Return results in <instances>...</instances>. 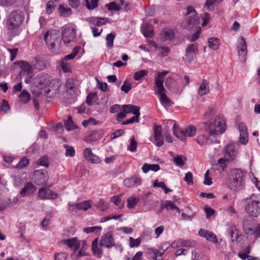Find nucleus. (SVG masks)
Here are the masks:
<instances>
[{"instance_id":"52","label":"nucleus","mask_w":260,"mask_h":260,"mask_svg":"<svg viewBox=\"0 0 260 260\" xmlns=\"http://www.w3.org/2000/svg\"><path fill=\"white\" fill-rule=\"evenodd\" d=\"M141 242V239L140 238L135 239L132 237H129V245L132 248L138 247L140 245Z\"/></svg>"},{"instance_id":"63","label":"nucleus","mask_w":260,"mask_h":260,"mask_svg":"<svg viewBox=\"0 0 260 260\" xmlns=\"http://www.w3.org/2000/svg\"><path fill=\"white\" fill-rule=\"evenodd\" d=\"M209 170L206 171L204 175V184L207 185H211L212 184L211 178L209 177Z\"/></svg>"},{"instance_id":"35","label":"nucleus","mask_w":260,"mask_h":260,"mask_svg":"<svg viewBox=\"0 0 260 260\" xmlns=\"http://www.w3.org/2000/svg\"><path fill=\"white\" fill-rule=\"evenodd\" d=\"M142 169L143 173H147L150 170L157 172L160 170V167L158 164H148L145 163L143 165Z\"/></svg>"},{"instance_id":"34","label":"nucleus","mask_w":260,"mask_h":260,"mask_svg":"<svg viewBox=\"0 0 260 260\" xmlns=\"http://www.w3.org/2000/svg\"><path fill=\"white\" fill-rule=\"evenodd\" d=\"M101 138V136L96 130L91 131L84 139V141L88 143L95 141Z\"/></svg>"},{"instance_id":"43","label":"nucleus","mask_w":260,"mask_h":260,"mask_svg":"<svg viewBox=\"0 0 260 260\" xmlns=\"http://www.w3.org/2000/svg\"><path fill=\"white\" fill-rule=\"evenodd\" d=\"M64 127L68 131L74 130L77 127L76 125L74 124L71 116L68 117V119L64 123Z\"/></svg>"},{"instance_id":"44","label":"nucleus","mask_w":260,"mask_h":260,"mask_svg":"<svg viewBox=\"0 0 260 260\" xmlns=\"http://www.w3.org/2000/svg\"><path fill=\"white\" fill-rule=\"evenodd\" d=\"M127 207L129 209L133 208L139 202V199L137 197L131 196L127 200Z\"/></svg>"},{"instance_id":"8","label":"nucleus","mask_w":260,"mask_h":260,"mask_svg":"<svg viewBox=\"0 0 260 260\" xmlns=\"http://www.w3.org/2000/svg\"><path fill=\"white\" fill-rule=\"evenodd\" d=\"M44 40L50 49H54L56 44L60 42L59 31L56 30L47 31Z\"/></svg>"},{"instance_id":"10","label":"nucleus","mask_w":260,"mask_h":260,"mask_svg":"<svg viewBox=\"0 0 260 260\" xmlns=\"http://www.w3.org/2000/svg\"><path fill=\"white\" fill-rule=\"evenodd\" d=\"M170 245L169 242L162 243L158 249L151 248L149 249L148 253L151 254L154 260H162V256L165 252L169 248Z\"/></svg>"},{"instance_id":"62","label":"nucleus","mask_w":260,"mask_h":260,"mask_svg":"<svg viewBox=\"0 0 260 260\" xmlns=\"http://www.w3.org/2000/svg\"><path fill=\"white\" fill-rule=\"evenodd\" d=\"M137 142L135 140L134 138H133L131 140L130 144L128 146V149L132 152L135 151L137 149Z\"/></svg>"},{"instance_id":"13","label":"nucleus","mask_w":260,"mask_h":260,"mask_svg":"<svg viewBox=\"0 0 260 260\" xmlns=\"http://www.w3.org/2000/svg\"><path fill=\"white\" fill-rule=\"evenodd\" d=\"M186 15H189L187 22L190 27H193L199 23V19L197 16L196 11L191 6L187 8V12Z\"/></svg>"},{"instance_id":"30","label":"nucleus","mask_w":260,"mask_h":260,"mask_svg":"<svg viewBox=\"0 0 260 260\" xmlns=\"http://www.w3.org/2000/svg\"><path fill=\"white\" fill-rule=\"evenodd\" d=\"M140 107L133 105H125L122 106V110L127 113H132L137 116H140Z\"/></svg>"},{"instance_id":"39","label":"nucleus","mask_w":260,"mask_h":260,"mask_svg":"<svg viewBox=\"0 0 260 260\" xmlns=\"http://www.w3.org/2000/svg\"><path fill=\"white\" fill-rule=\"evenodd\" d=\"M222 0H206L204 7H206L209 11H213L214 9L215 5L220 3Z\"/></svg>"},{"instance_id":"58","label":"nucleus","mask_w":260,"mask_h":260,"mask_svg":"<svg viewBox=\"0 0 260 260\" xmlns=\"http://www.w3.org/2000/svg\"><path fill=\"white\" fill-rule=\"evenodd\" d=\"M68 254L65 252L56 253L54 255L55 260H67Z\"/></svg>"},{"instance_id":"53","label":"nucleus","mask_w":260,"mask_h":260,"mask_svg":"<svg viewBox=\"0 0 260 260\" xmlns=\"http://www.w3.org/2000/svg\"><path fill=\"white\" fill-rule=\"evenodd\" d=\"M115 38V35L113 33H110L107 35L106 39L108 47H112L113 46V41Z\"/></svg>"},{"instance_id":"54","label":"nucleus","mask_w":260,"mask_h":260,"mask_svg":"<svg viewBox=\"0 0 260 260\" xmlns=\"http://www.w3.org/2000/svg\"><path fill=\"white\" fill-rule=\"evenodd\" d=\"M74 80L72 78H69L67 80L66 83V88L67 91L73 89L75 86Z\"/></svg>"},{"instance_id":"45","label":"nucleus","mask_w":260,"mask_h":260,"mask_svg":"<svg viewBox=\"0 0 260 260\" xmlns=\"http://www.w3.org/2000/svg\"><path fill=\"white\" fill-rule=\"evenodd\" d=\"M148 73V71L146 70H141L136 72L134 74V78L136 81H139L143 77L146 76Z\"/></svg>"},{"instance_id":"14","label":"nucleus","mask_w":260,"mask_h":260,"mask_svg":"<svg viewBox=\"0 0 260 260\" xmlns=\"http://www.w3.org/2000/svg\"><path fill=\"white\" fill-rule=\"evenodd\" d=\"M47 172L41 170H36L35 171L32 180L37 185H44L47 181Z\"/></svg>"},{"instance_id":"42","label":"nucleus","mask_w":260,"mask_h":260,"mask_svg":"<svg viewBox=\"0 0 260 260\" xmlns=\"http://www.w3.org/2000/svg\"><path fill=\"white\" fill-rule=\"evenodd\" d=\"M30 95L26 90H23L19 96V100L21 102L26 104L30 101Z\"/></svg>"},{"instance_id":"47","label":"nucleus","mask_w":260,"mask_h":260,"mask_svg":"<svg viewBox=\"0 0 260 260\" xmlns=\"http://www.w3.org/2000/svg\"><path fill=\"white\" fill-rule=\"evenodd\" d=\"M91 207V205L88 201H84L81 203L76 205V207L78 210H87Z\"/></svg>"},{"instance_id":"36","label":"nucleus","mask_w":260,"mask_h":260,"mask_svg":"<svg viewBox=\"0 0 260 260\" xmlns=\"http://www.w3.org/2000/svg\"><path fill=\"white\" fill-rule=\"evenodd\" d=\"M229 234L230 235L232 242L236 241L238 238V231L236 226H231L228 229Z\"/></svg>"},{"instance_id":"56","label":"nucleus","mask_w":260,"mask_h":260,"mask_svg":"<svg viewBox=\"0 0 260 260\" xmlns=\"http://www.w3.org/2000/svg\"><path fill=\"white\" fill-rule=\"evenodd\" d=\"M239 140L241 143L245 145L248 141V133L240 134Z\"/></svg>"},{"instance_id":"11","label":"nucleus","mask_w":260,"mask_h":260,"mask_svg":"<svg viewBox=\"0 0 260 260\" xmlns=\"http://www.w3.org/2000/svg\"><path fill=\"white\" fill-rule=\"evenodd\" d=\"M76 32L75 28L66 26L62 30V39L66 44H70L75 41Z\"/></svg>"},{"instance_id":"64","label":"nucleus","mask_w":260,"mask_h":260,"mask_svg":"<svg viewBox=\"0 0 260 260\" xmlns=\"http://www.w3.org/2000/svg\"><path fill=\"white\" fill-rule=\"evenodd\" d=\"M159 49H160V54L163 57L167 56L170 52V49L166 46H160L159 47Z\"/></svg>"},{"instance_id":"55","label":"nucleus","mask_w":260,"mask_h":260,"mask_svg":"<svg viewBox=\"0 0 260 260\" xmlns=\"http://www.w3.org/2000/svg\"><path fill=\"white\" fill-rule=\"evenodd\" d=\"M39 165L48 167L49 166L48 157L47 156L41 157L38 161Z\"/></svg>"},{"instance_id":"16","label":"nucleus","mask_w":260,"mask_h":260,"mask_svg":"<svg viewBox=\"0 0 260 260\" xmlns=\"http://www.w3.org/2000/svg\"><path fill=\"white\" fill-rule=\"evenodd\" d=\"M50 81V77L47 74L41 73L36 77L35 84L39 87L45 88L47 86Z\"/></svg>"},{"instance_id":"20","label":"nucleus","mask_w":260,"mask_h":260,"mask_svg":"<svg viewBox=\"0 0 260 260\" xmlns=\"http://www.w3.org/2000/svg\"><path fill=\"white\" fill-rule=\"evenodd\" d=\"M142 183V179L138 176L126 178L124 181V185L127 188L137 187Z\"/></svg>"},{"instance_id":"6","label":"nucleus","mask_w":260,"mask_h":260,"mask_svg":"<svg viewBox=\"0 0 260 260\" xmlns=\"http://www.w3.org/2000/svg\"><path fill=\"white\" fill-rule=\"evenodd\" d=\"M244 173L240 169H234L232 171L230 178L231 187L240 188L243 184Z\"/></svg>"},{"instance_id":"26","label":"nucleus","mask_w":260,"mask_h":260,"mask_svg":"<svg viewBox=\"0 0 260 260\" xmlns=\"http://www.w3.org/2000/svg\"><path fill=\"white\" fill-rule=\"evenodd\" d=\"M100 244L98 245V238L94 239L91 243V250L93 255L98 258H101L102 255L103 247Z\"/></svg>"},{"instance_id":"61","label":"nucleus","mask_w":260,"mask_h":260,"mask_svg":"<svg viewBox=\"0 0 260 260\" xmlns=\"http://www.w3.org/2000/svg\"><path fill=\"white\" fill-rule=\"evenodd\" d=\"M154 140L157 147H160L164 144V138L163 135L154 137Z\"/></svg>"},{"instance_id":"32","label":"nucleus","mask_w":260,"mask_h":260,"mask_svg":"<svg viewBox=\"0 0 260 260\" xmlns=\"http://www.w3.org/2000/svg\"><path fill=\"white\" fill-rule=\"evenodd\" d=\"M47 61L46 60L38 57H35L32 61V65L34 66L35 68L39 70H42L47 68Z\"/></svg>"},{"instance_id":"23","label":"nucleus","mask_w":260,"mask_h":260,"mask_svg":"<svg viewBox=\"0 0 260 260\" xmlns=\"http://www.w3.org/2000/svg\"><path fill=\"white\" fill-rule=\"evenodd\" d=\"M109 20L108 18L100 17H90L86 19V21L89 23L96 26L105 24Z\"/></svg>"},{"instance_id":"60","label":"nucleus","mask_w":260,"mask_h":260,"mask_svg":"<svg viewBox=\"0 0 260 260\" xmlns=\"http://www.w3.org/2000/svg\"><path fill=\"white\" fill-rule=\"evenodd\" d=\"M204 211L206 214V218H209L211 216L213 215L215 213V210L208 206L204 207Z\"/></svg>"},{"instance_id":"31","label":"nucleus","mask_w":260,"mask_h":260,"mask_svg":"<svg viewBox=\"0 0 260 260\" xmlns=\"http://www.w3.org/2000/svg\"><path fill=\"white\" fill-rule=\"evenodd\" d=\"M241 47L238 51V56L242 61H245L247 55V47L246 42L243 37L241 38V41L240 43Z\"/></svg>"},{"instance_id":"49","label":"nucleus","mask_w":260,"mask_h":260,"mask_svg":"<svg viewBox=\"0 0 260 260\" xmlns=\"http://www.w3.org/2000/svg\"><path fill=\"white\" fill-rule=\"evenodd\" d=\"M165 85L168 88L172 90L176 85V83L172 78L168 77L165 81Z\"/></svg>"},{"instance_id":"38","label":"nucleus","mask_w":260,"mask_h":260,"mask_svg":"<svg viewBox=\"0 0 260 260\" xmlns=\"http://www.w3.org/2000/svg\"><path fill=\"white\" fill-rule=\"evenodd\" d=\"M29 159L26 157H23L16 166V168L19 170L23 169L28 166Z\"/></svg>"},{"instance_id":"22","label":"nucleus","mask_w":260,"mask_h":260,"mask_svg":"<svg viewBox=\"0 0 260 260\" xmlns=\"http://www.w3.org/2000/svg\"><path fill=\"white\" fill-rule=\"evenodd\" d=\"M84 156L86 160L93 164H99L101 161L100 157L92 153L90 148L84 149Z\"/></svg>"},{"instance_id":"21","label":"nucleus","mask_w":260,"mask_h":260,"mask_svg":"<svg viewBox=\"0 0 260 260\" xmlns=\"http://www.w3.org/2000/svg\"><path fill=\"white\" fill-rule=\"evenodd\" d=\"M237 156V151L234 144L226 146L224 150V157L228 160H234Z\"/></svg>"},{"instance_id":"9","label":"nucleus","mask_w":260,"mask_h":260,"mask_svg":"<svg viewBox=\"0 0 260 260\" xmlns=\"http://www.w3.org/2000/svg\"><path fill=\"white\" fill-rule=\"evenodd\" d=\"M68 4L73 9L78 8L81 4L85 6L89 10L95 9L98 5V0H91V4L88 0H68Z\"/></svg>"},{"instance_id":"1","label":"nucleus","mask_w":260,"mask_h":260,"mask_svg":"<svg viewBox=\"0 0 260 260\" xmlns=\"http://www.w3.org/2000/svg\"><path fill=\"white\" fill-rule=\"evenodd\" d=\"M205 130L209 133L207 145L219 143L216 136L224 133L226 123L222 116H217L213 122L205 123Z\"/></svg>"},{"instance_id":"2","label":"nucleus","mask_w":260,"mask_h":260,"mask_svg":"<svg viewBox=\"0 0 260 260\" xmlns=\"http://www.w3.org/2000/svg\"><path fill=\"white\" fill-rule=\"evenodd\" d=\"M245 205V211L252 217H257L260 214V197L252 194L242 201Z\"/></svg>"},{"instance_id":"46","label":"nucleus","mask_w":260,"mask_h":260,"mask_svg":"<svg viewBox=\"0 0 260 260\" xmlns=\"http://www.w3.org/2000/svg\"><path fill=\"white\" fill-rule=\"evenodd\" d=\"M63 147L66 149L65 155L66 156L73 157L75 155V150L73 147L64 144Z\"/></svg>"},{"instance_id":"18","label":"nucleus","mask_w":260,"mask_h":260,"mask_svg":"<svg viewBox=\"0 0 260 260\" xmlns=\"http://www.w3.org/2000/svg\"><path fill=\"white\" fill-rule=\"evenodd\" d=\"M198 51V45L197 44H189L186 49L185 57L186 60L190 62L196 57Z\"/></svg>"},{"instance_id":"24","label":"nucleus","mask_w":260,"mask_h":260,"mask_svg":"<svg viewBox=\"0 0 260 260\" xmlns=\"http://www.w3.org/2000/svg\"><path fill=\"white\" fill-rule=\"evenodd\" d=\"M36 189V187L31 182H26L20 191V196L22 197L29 196L34 193Z\"/></svg>"},{"instance_id":"4","label":"nucleus","mask_w":260,"mask_h":260,"mask_svg":"<svg viewBox=\"0 0 260 260\" xmlns=\"http://www.w3.org/2000/svg\"><path fill=\"white\" fill-rule=\"evenodd\" d=\"M243 228L246 235H254L255 238L260 237V223L256 224V220L252 217L246 215L243 217Z\"/></svg>"},{"instance_id":"48","label":"nucleus","mask_w":260,"mask_h":260,"mask_svg":"<svg viewBox=\"0 0 260 260\" xmlns=\"http://www.w3.org/2000/svg\"><path fill=\"white\" fill-rule=\"evenodd\" d=\"M59 12L62 15L68 17L72 14V10L70 8H64L61 5L59 6L58 8Z\"/></svg>"},{"instance_id":"28","label":"nucleus","mask_w":260,"mask_h":260,"mask_svg":"<svg viewBox=\"0 0 260 260\" xmlns=\"http://www.w3.org/2000/svg\"><path fill=\"white\" fill-rule=\"evenodd\" d=\"M175 37L174 31L172 29H164L160 34V39L162 42L172 41Z\"/></svg>"},{"instance_id":"12","label":"nucleus","mask_w":260,"mask_h":260,"mask_svg":"<svg viewBox=\"0 0 260 260\" xmlns=\"http://www.w3.org/2000/svg\"><path fill=\"white\" fill-rule=\"evenodd\" d=\"M60 83L55 80L49 82L47 86L45 87L44 91L49 98H53L59 93Z\"/></svg>"},{"instance_id":"59","label":"nucleus","mask_w":260,"mask_h":260,"mask_svg":"<svg viewBox=\"0 0 260 260\" xmlns=\"http://www.w3.org/2000/svg\"><path fill=\"white\" fill-rule=\"evenodd\" d=\"M192 174L190 172H188L186 173L184 180L188 185H192L193 184V178Z\"/></svg>"},{"instance_id":"27","label":"nucleus","mask_w":260,"mask_h":260,"mask_svg":"<svg viewBox=\"0 0 260 260\" xmlns=\"http://www.w3.org/2000/svg\"><path fill=\"white\" fill-rule=\"evenodd\" d=\"M62 242L71 249H73L74 251H77L81 245L80 242L76 237L64 240Z\"/></svg>"},{"instance_id":"17","label":"nucleus","mask_w":260,"mask_h":260,"mask_svg":"<svg viewBox=\"0 0 260 260\" xmlns=\"http://www.w3.org/2000/svg\"><path fill=\"white\" fill-rule=\"evenodd\" d=\"M38 197L41 200L54 199L57 194L49 188H41L38 192Z\"/></svg>"},{"instance_id":"41","label":"nucleus","mask_w":260,"mask_h":260,"mask_svg":"<svg viewBox=\"0 0 260 260\" xmlns=\"http://www.w3.org/2000/svg\"><path fill=\"white\" fill-rule=\"evenodd\" d=\"M173 159L176 166L182 167L185 164L186 158L182 155H179L173 157Z\"/></svg>"},{"instance_id":"3","label":"nucleus","mask_w":260,"mask_h":260,"mask_svg":"<svg viewBox=\"0 0 260 260\" xmlns=\"http://www.w3.org/2000/svg\"><path fill=\"white\" fill-rule=\"evenodd\" d=\"M169 73V71H164L162 72H158L155 77V85L157 88V93L159 95V100L165 107L170 106L171 105V101L166 95V89L163 85L165 77Z\"/></svg>"},{"instance_id":"25","label":"nucleus","mask_w":260,"mask_h":260,"mask_svg":"<svg viewBox=\"0 0 260 260\" xmlns=\"http://www.w3.org/2000/svg\"><path fill=\"white\" fill-rule=\"evenodd\" d=\"M141 31L145 38H152L154 36L153 27L150 23L143 24L141 26Z\"/></svg>"},{"instance_id":"7","label":"nucleus","mask_w":260,"mask_h":260,"mask_svg":"<svg viewBox=\"0 0 260 260\" xmlns=\"http://www.w3.org/2000/svg\"><path fill=\"white\" fill-rule=\"evenodd\" d=\"M22 12L20 10L12 12L7 20L8 27L9 29H13L18 27L23 21Z\"/></svg>"},{"instance_id":"19","label":"nucleus","mask_w":260,"mask_h":260,"mask_svg":"<svg viewBox=\"0 0 260 260\" xmlns=\"http://www.w3.org/2000/svg\"><path fill=\"white\" fill-rule=\"evenodd\" d=\"M15 64H18L21 69V73L23 76L33 73V65L30 64L28 62L23 60L15 62Z\"/></svg>"},{"instance_id":"50","label":"nucleus","mask_w":260,"mask_h":260,"mask_svg":"<svg viewBox=\"0 0 260 260\" xmlns=\"http://www.w3.org/2000/svg\"><path fill=\"white\" fill-rule=\"evenodd\" d=\"M197 142L201 146L206 145L208 143L207 138L205 135H199L197 138Z\"/></svg>"},{"instance_id":"51","label":"nucleus","mask_w":260,"mask_h":260,"mask_svg":"<svg viewBox=\"0 0 260 260\" xmlns=\"http://www.w3.org/2000/svg\"><path fill=\"white\" fill-rule=\"evenodd\" d=\"M132 84L129 82L127 81V80H125L121 87V91H123L125 93H127L132 89Z\"/></svg>"},{"instance_id":"29","label":"nucleus","mask_w":260,"mask_h":260,"mask_svg":"<svg viewBox=\"0 0 260 260\" xmlns=\"http://www.w3.org/2000/svg\"><path fill=\"white\" fill-rule=\"evenodd\" d=\"M199 235L201 237L205 238L206 240L208 241L215 243L217 242L216 235L211 232L204 229H201L199 231Z\"/></svg>"},{"instance_id":"40","label":"nucleus","mask_w":260,"mask_h":260,"mask_svg":"<svg viewBox=\"0 0 260 260\" xmlns=\"http://www.w3.org/2000/svg\"><path fill=\"white\" fill-rule=\"evenodd\" d=\"M161 209H170L173 211L176 210L178 212H180L179 208L176 206L174 202L171 201H166L165 205L161 206Z\"/></svg>"},{"instance_id":"15","label":"nucleus","mask_w":260,"mask_h":260,"mask_svg":"<svg viewBox=\"0 0 260 260\" xmlns=\"http://www.w3.org/2000/svg\"><path fill=\"white\" fill-rule=\"evenodd\" d=\"M100 244L107 248H110L114 246L115 245V241L112 233L108 232L104 234L101 238Z\"/></svg>"},{"instance_id":"33","label":"nucleus","mask_w":260,"mask_h":260,"mask_svg":"<svg viewBox=\"0 0 260 260\" xmlns=\"http://www.w3.org/2000/svg\"><path fill=\"white\" fill-rule=\"evenodd\" d=\"M209 91L210 89L208 81L205 79H203L202 83L198 90V94L200 96H203L207 94Z\"/></svg>"},{"instance_id":"37","label":"nucleus","mask_w":260,"mask_h":260,"mask_svg":"<svg viewBox=\"0 0 260 260\" xmlns=\"http://www.w3.org/2000/svg\"><path fill=\"white\" fill-rule=\"evenodd\" d=\"M220 44L219 40L215 38H211L208 39V46L213 50H217Z\"/></svg>"},{"instance_id":"5","label":"nucleus","mask_w":260,"mask_h":260,"mask_svg":"<svg viewBox=\"0 0 260 260\" xmlns=\"http://www.w3.org/2000/svg\"><path fill=\"white\" fill-rule=\"evenodd\" d=\"M196 128L192 125H189L184 128L179 127L175 123L173 125V134L181 140L184 141L187 137H192L196 134Z\"/></svg>"},{"instance_id":"57","label":"nucleus","mask_w":260,"mask_h":260,"mask_svg":"<svg viewBox=\"0 0 260 260\" xmlns=\"http://www.w3.org/2000/svg\"><path fill=\"white\" fill-rule=\"evenodd\" d=\"M196 245L195 241L190 240H182V247H194Z\"/></svg>"}]
</instances>
